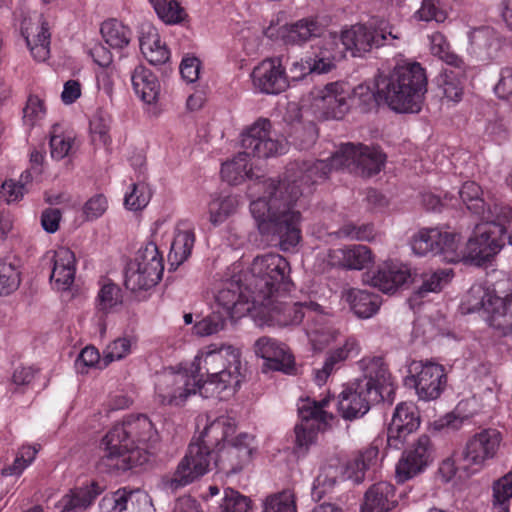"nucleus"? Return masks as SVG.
Masks as SVG:
<instances>
[{
  "instance_id": "f257e3e1",
  "label": "nucleus",
  "mask_w": 512,
  "mask_h": 512,
  "mask_svg": "<svg viewBox=\"0 0 512 512\" xmlns=\"http://www.w3.org/2000/svg\"><path fill=\"white\" fill-rule=\"evenodd\" d=\"M385 160L386 155L378 147L345 143L326 160L290 164L283 181L265 180L264 195L250 203L259 233L277 241L281 250H291L301 240L300 197L310 193L313 184L333 169L371 177L381 171Z\"/></svg>"
},
{
  "instance_id": "f03ea898",
  "label": "nucleus",
  "mask_w": 512,
  "mask_h": 512,
  "mask_svg": "<svg viewBox=\"0 0 512 512\" xmlns=\"http://www.w3.org/2000/svg\"><path fill=\"white\" fill-rule=\"evenodd\" d=\"M159 440L154 424L145 414L128 416L102 439L103 455L97 468L102 473H121L148 462V449Z\"/></svg>"
},
{
  "instance_id": "7ed1b4c3",
  "label": "nucleus",
  "mask_w": 512,
  "mask_h": 512,
  "mask_svg": "<svg viewBox=\"0 0 512 512\" xmlns=\"http://www.w3.org/2000/svg\"><path fill=\"white\" fill-rule=\"evenodd\" d=\"M458 194L466 208L481 220L468 239L470 255L483 260L498 254L506 228L512 222L511 206L496 199L484 200L480 186L472 181L465 182Z\"/></svg>"
},
{
  "instance_id": "20e7f679",
  "label": "nucleus",
  "mask_w": 512,
  "mask_h": 512,
  "mask_svg": "<svg viewBox=\"0 0 512 512\" xmlns=\"http://www.w3.org/2000/svg\"><path fill=\"white\" fill-rule=\"evenodd\" d=\"M236 427V420L228 415H221L208 424L199 439L190 443L176 471L162 477V488L174 493L206 474L211 468L212 451L229 442Z\"/></svg>"
},
{
  "instance_id": "39448f33",
  "label": "nucleus",
  "mask_w": 512,
  "mask_h": 512,
  "mask_svg": "<svg viewBox=\"0 0 512 512\" xmlns=\"http://www.w3.org/2000/svg\"><path fill=\"white\" fill-rule=\"evenodd\" d=\"M206 349L195 357L190 369L198 380V393L204 398L218 397L226 391L234 393L242 378L239 350L215 344Z\"/></svg>"
},
{
  "instance_id": "423d86ee",
  "label": "nucleus",
  "mask_w": 512,
  "mask_h": 512,
  "mask_svg": "<svg viewBox=\"0 0 512 512\" xmlns=\"http://www.w3.org/2000/svg\"><path fill=\"white\" fill-rule=\"evenodd\" d=\"M427 84L425 69L418 62H404L379 71L373 83L383 102L398 113L420 112Z\"/></svg>"
},
{
  "instance_id": "0eeeda50",
  "label": "nucleus",
  "mask_w": 512,
  "mask_h": 512,
  "mask_svg": "<svg viewBox=\"0 0 512 512\" xmlns=\"http://www.w3.org/2000/svg\"><path fill=\"white\" fill-rule=\"evenodd\" d=\"M289 273L290 265L283 256L267 253L253 259L244 280L248 281V289L254 293L256 303L265 304L280 289H287Z\"/></svg>"
},
{
  "instance_id": "6e6552de",
  "label": "nucleus",
  "mask_w": 512,
  "mask_h": 512,
  "mask_svg": "<svg viewBox=\"0 0 512 512\" xmlns=\"http://www.w3.org/2000/svg\"><path fill=\"white\" fill-rule=\"evenodd\" d=\"M391 40L398 39L393 28L384 19L373 18L368 23L353 25L341 33V43L354 57H361L374 48L390 44Z\"/></svg>"
},
{
  "instance_id": "1a4fd4ad",
  "label": "nucleus",
  "mask_w": 512,
  "mask_h": 512,
  "mask_svg": "<svg viewBox=\"0 0 512 512\" xmlns=\"http://www.w3.org/2000/svg\"><path fill=\"white\" fill-rule=\"evenodd\" d=\"M163 258L154 242L141 246L134 261L125 271V287L133 292L147 290L155 286L162 278Z\"/></svg>"
},
{
  "instance_id": "9d476101",
  "label": "nucleus",
  "mask_w": 512,
  "mask_h": 512,
  "mask_svg": "<svg viewBox=\"0 0 512 512\" xmlns=\"http://www.w3.org/2000/svg\"><path fill=\"white\" fill-rule=\"evenodd\" d=\"M329 403V398L320 401L307 399L298 408L301 422L294 428L295 446L297 454H306L310 446L315 444L320 424H326L333 418V415L324 411L323 408Z\"/></svg>"
},
{
  "instance_id": "9b49d317",
  "label": "nucleus",
  "mask_w": 512,
  "mask_h": 512,
  "mask_svg": "<svg viewBox=\"0 0 512 512\" xmlns=\"http://www.w3.org/2000/svg\"><path fill=\"white\" fill-rule=\"evenodd\" d=\"M241 146L249 156L269 158L284 153L286 144L269 119L259 118L242 133Z\"/></svg>"
},
{
  "instance_id": "f8f14e48",
  "label": "nucleus",
  "mask_w": 512,
  "mask_h": 512,
  "mask_svg": "<svg viewBox=\"0 0 512 512\" xmlns=\"http://www.w3.org/2000/svg\"><path fill=\"white\" fill-rule=\"evenodd\" d=\"M436 449L431 438L420 435L402 453L396 464L395 477L404 483L423 473L435 460Z\"/></svg>"
},
{
  "instance_id": "ddd939ff",
  "label": "nucleus",
  "mask_w": 512,
  "mask_h": 512,
  "mask_svg": "<svg viewBox=\"0 0 512 512\" xmlns=\"http://www.w3.org/2000/svg\"><path fill=\"white\" fill-rule=\"evenodd\" d=\"M410 376L406 384L415 388L419 399L431 401L437 399L444 391L447 376L442 365L433 362H413L409 369Z\"/></svg>"
},
{
  "instance_id": "4468645a",
  "label": "nucleus",
  "mask_w": 512,
  "mask_h": 512,
  "mask_svg": "<svg viewBox=\"0 0 512 512\" xmlns=\"http://www.w3.org/2000/svg\"><path fill=\"white\" fill-rule=\"evenodd\" d=\"M197 381L191 373L165 371L157 376L156 398L162 405L180 406L198 392Z\"/></svg>"
},
{
  "instance_id": "2eb2a0df",
  "label": "nucleus",
  "mask_w": 512,
  "mask_h": 512,
  "mask_svg": "<svg viewBox=\"0 0 512 512\" xmlns=\"http://www.w3.org/2000/svg\"><path fill=\"white\" fill-rule=\"evenodd\" d=\"M384 400V395L377 390H370L365 383L355 381L346 387L338 396V411L346 420H353L364 416L372 403Z\"/></svg>"
},
{
  "instance_id": "dca6fc26",
  "label": "nucleus",
  "mask_w": 512,
  "mask_h": 512,
  "mask_svg": "<svg viewBox=\"0 0 512 512\" xmlns=\"http://www.w3.org/2000/svg\"><path fill=\"white\" fill-rule=\"evenodd\" d=\"M351 92L344 83L333 82L313 92V106L324 119H342L350 108Z\"/></svg>"
},
{
  "instance_id": "f3484780",
  "label": "nucleus",
  "mask_w": 512,
  "mask_h": 512,
  "mask_svg": "<svg viewBox=\"0 0 512 512\" xmlns=\"http://www.w3.org/2000/svg\"><path fill=\"white\" fill-rule=\"evenodd\" d=\"M254 293L248 289V281L242 285L241 276H233L226 281L216 295L218 310L229 318L239 317L244 311H249L250 307L243 306L252 303L258 305L254 299Z\"/></svg>"
},
{
  "instance_id": "a211bd4d",
  "label": "nucleus",
  "mask_w": 512,
  "mask_h": 512,
  "mask_svg": "<svg viewBox=\"0 0 512 512\" xmlns=\"http://www.w3.org/2000/svg\"><path fill=\"white\" fill-rule=\"evenodd\" d=\"M501 442V433L496 429H484L470 438L461 452L463 468L483 467L486 461L494 458Z\"/></svg>"
},
{
  "instance_id": "6ab92c4d",
  "label": "nucleus",
  "mask_w": 512,
  "mask_h": 512,
  "mask_svg": "<svg viewBox=\"0 0 512 512\" xmlns=\"http://www.w3.org/2000/svg\"><path fill=\"white\" fill-rule=\"evenodd\" d=\"M253 85L262 93L279 94L288 87L281 57L263 60L252 71Z\"/></svg>"
},
{
  "instance_id": "aec40b11",
  "label": "nucleus",
  "mask_w": 512,
  "mask_h": 512,
  "mask_svg": "<svg viewBox=\"0 0 512 512\" xmlns=\"http://www.w3.org/2000/svg\"><path fill=\"white\" fill-rule=\"evenodd\" d=\"M419 425L420 416L417 407L411 402L399 403L387 429L388 446L400 449L406 437L414 432Z\"/></svg>"
},
{
  "instance_id": "412c9836",
  "label": "nucleus",
  "mask_w": 512,
  "mask_h": 512,
  "mask_svg": "<svg viewBox=\"0 0 512 512\" xmlns=\"http://www.w3.org/2000/svg\"><path fill=\"white\" fill-rule=\"evenodd\" d=\"M254 352L265 360L264 367L289 374L294 369V358L286 344L263 336L254 343Z\"/></svg>"
},
{
  "instance_id": "4be33fe9",
  "label": "nucleus",
  "mask_w": 512,
  "mask_h": 512,
  "mask_svg": "<svg viewBox=\"0 0 512 512\" xmlns=\"http://www.w3.org/2000/svg\"><path fill=\"white\" fill-rule=\"evenodd\" d=\"M411 276L408 266L395 262H385L364 275L366 283L386 294L394 293Z\"/></svg>"
},
{
  "instance_id": "5701e85b",
  "label": "nucleus",
  "mask_w": 512,
  "mask_h": 512,
  "mask_svg": "<svg viewBox=\"0 0 512 512\" xmlns=\"http://www.w3.org/2000/svg\"><path fill=\"white\" fill-rule=\"evenodd\" d=\"M268 309L269 318L276 325L284 327L288 325H298L307 317L320 308L315 302H279L269 298L265 304H260Z\"/></svg>"
},
{
  "instance_id": "b1692460",
  "label": "nucleus",
  "mask_w": 512,
  "mask_h": 512,
  "mask_svg": "<svg viewBox=\"0 0 512 512\" xmlns=\"http://www.w3.org/2000/svg\"><path fill=\"white\" fill-rule=\"evenodd\" d=\"M326 261L334 268L363 270L374 262V255L369 247L353 244L329 249Z\"/></svg>"
},
{
  "instance_id": "393cba45",
  "label": "nucleus",
  "mask_w": 512,
  "mask_h": 512,
  "mask_svg": "<svg viewBox=\"0 0 512 512\" xmlns=\"http://www.w3.org/2000/svg\"><path fill=\"white\" fill-rule=\"evenodd\" d=\"M359 367L363 372V378L356 380L359 383H365L370 390H377L383 395L393 393L391 374L387 365L380 356L365 357L359 362Z\"/></svg>"
},
{
  "instance_id": "a878e982",
  "label": "nucleus",
  "mask_w": 512,
  "mask_h": 512,
  "mask_svg": "<svg viewBox=\"0 0 512 512\" xmlns=\"http://www.w3.org/2000/svg\"><path fill=\"white\" fill-rule=\"evenodd\" d=\"M53 268L50 281L57 290H68L75 278V255L68 248H59L51 258Z\"/></svg>"
},
{
  "instance_id": "bb28decb",
  "label": "nucleus",
  "mask_w": 512,
  "mask_h": 512,
  "mask_svg": "<svg viewBox=\"0 0 512 512\" xmlns=\"http://www.w3.org/2000/svg\"><path fill=\"white\" fill-rule=\"evenodd\" d=\"M344 478V466L341 464L340 460L337 458L328 460L321 467L314 481L312 498L316 501H320L324 497L332 494L339 481Z\"/></svg>"
},
{
  "instance_id": "cd10ccee",
  "label": "nucleus",
  "mask_w": 512,
  "mask_h": 512,
  "mask_svg": "<svg viewBox=\"0 0 512 512\" xmlns=\"http://www.w3.org/2000/svg\"><path fill=\"white\" fill-rule=\"evenodd\" d=\"M359 344L355 338H347L340 347L331 349L326 356L321 369L315 371V381L318 385L324 384L334 370H338L350 357L359 353Z\"/></svg>"
},
{
  "instance_id": "c85d7f7f",
  "label": "nucleus",
  "mask_w": 512,
  "mask_h": 512,
  "mask_svg": "<svg viewBox=\"0 0 512 512\" xmlns=\"http://www.w3.org/2000/svg\"><path fill=\"white\" fill-rule=\"evenodd\" d=\"M397 505L394 486L385 481L373 484L365 493L361 512H387Z\"/></svg>"
},
{
  "instance_id": "c756f323",
  "label": "nucleus",
  "mask_w": 512,
  "mask_h": 512,
  "mask_svg": "<svg viewBox=\"0 0 512 512\" xmlns=\"http://www.w3.org/2000/svg\"><path fill=\"white\" fill-rule=\"evenodd\" d=\"M441 241L435 255L447 263H458L460 261H469L477 266H481L490 261L495 255H490L483 260L474 259L468 250V242L464 249H459V237L449 232H441Z\"/></svg>"
},
{
  "instance_id": "7c9ffc66",
  "label": "nucleus",
  "mask_w": 512,
  "mask_h": 512,
  "mask_svg": "<svg viewBox=\"0 0 512 512\" xmlns=\"http://www.w3.org/2000/svg\"><path fill=\"white\" fill-rule=\"evenodd\" d=\"M342 297L349 304L353 313L362 319L374 316L381 305V298L367 290L350 288L343 292Z\"/></svg>"
},
{
  "instance_id": "2f4dec72",
  "label": "nucleus",
  "mask_w": 512,
  "mask_h": 512,
  "mask_svg": "<svg viewBox=\"0 0 512 512\" xmlns=\"http://www.w3.org/2000/svg\"><path fill=\"white\" fill-rule=\"evenodd\" d=\"M324 27L316 18L307 17L286 25L282 38L286 44L302 45L315 37H320Z\"/></svg>"
},
{
  "instance_id": "473e14b6",
  "label": "nucleus",
  "mask_w": 512,
  "mask_h": 512,
  "mask_svg": "<svg viewBox=\"0 0 512 512\" xmlns=\"http://www.w3.org/2000/svg\"><path fill=\"white\" fill-rule=\"evenodd\" d=\"M103 491L104 486H101L96 481L91 482L90 485L73 489L69 494L63 496L60 502L62 507L60 512H82L88 508Z\"/></svg>"
},
{
  "instance_id": "72a5a7b5",
  "label": "nucleus",
  "mask_w": 512,
  "mask_h": 512,
  "mask_svg": "<svg viewBox=\"0 0 512 512\" xmlns=\"http://www.w3.org/2000/svg\"><path fill=\"white\" fill-rule=\"evenodd\" d=\"M131 82L135 94L145 103L156 101L160 92V84L157 77L143 65L134 68L131 74Z\"/></svg>"
},
{
  "instance_id": "f704fd0d",
  "label": "nucleus",
  "mask_w": 512,
  "mask_h": 512,
  "mask_svg": "<svg viewBox=\"0 0 512 512\" xmlns=\"http://www.w3.org/2000/svg\"><path fill=\"white\" fill-rule=\"evenodd\" d=\"M140 50L147 61L152 65L165 64L170 53L165 44L161 42L160 36L154 27H148L139 38Z\"/></svg>"
},
{
  "instance_id": "c9c22d12",
  "label": "nucleus",
  "mask_w": 512,
  "mask_h": 512,
  "mask_svg": "<svg viewBox=\"0 0 512 512\" xmlns=\"http://www.w3.org/2000/svg\"><path fill=\"white\" fill-rule=\"evenodd\" d=\"M378 452V448L375 446H369L360 450L344 467V477L356 484L362 483L365 479L366 471L375 465Z\"/></svg>"
},
{
  "instance_id": "e433bc0d",
  "label": "nucleus",
  "mask_w": 512,
  "mask_h": 512,
  "mask_svg": "<svg viewBox=\"0 0 512 512\" xmlns=\"http://www.w3.org/2000/svg\"><path fill=\"white\" fill-rule=\"evenodd\" d=\"M139 490H133L127 487L119 488L107 493L100 501L99 508L101 512H124L134 506V501H138Z\"/></svg>"
},
{
  "instance_id": "4c0bfd02",
  "label": "nucleus",
  "mask_w": 512,
  "mask_h": 512,
  "mask_svg": "<svg viewBox=\"0 0 512 512\" xmlns=\"http://www.w3.org/2000/svg\"><path fill=\"white\" fill-rule=\"evenodd\" d=\"M490 326L501 331L504 337H510L512 340V292L503 298L498 297L494 300Z\"/></svg>"
},
{
  "instance_id": "58836bf2",
  "label": "nucleus",
  "mask_w": 512,
  "mask_h": 512,
  "mask_svg": "<svg viewBox=\"0 0 512 512\" xmlns=\"http://www.w3.org/2000/svg\"><path fill=\"white\" fill-rule=\"evenodd\" d=\"M195 242L194 231L191 228L182 229L177 226L169 252L171 265H181L190 256Z\"/></svg>"
},
{
  "instance_id": "ea45409f",
  "label": "nucleus",
  "mask_w": 512,
  "mask_h": 512,
  "mask_svg": "<svg viewBox=\"0 0 512 512\" xmlns=\"http://www.w3.org/2000/svg\"><path fill=\"white\" fill-rule=\"evenodd\" d=\"M246 463L244 459L240 458L237 449L228 442L212 451L211 465L227 474L239 472Z\"/></svg>"
},
{
  "instance_id": "a19ab883",
  "label": "nucleus",
  "mask_w": 512,
  "mask_h": 512,
  "mask_svg": "<svg viewBox=\"0 0 512 512\" xmlns=\"http://www.w3.org/2000/svg\"><path fill=\"white\" fill-rule=\"evenodd\" d=\"M100 32L105 43L112 49L122 50L131 41L132 32L130 28L116 19L104 21Z\"/></svg>"
},
{
  "instance_id": "79ce46f5",
  "label": "nucleus",
  "mask_w": 512,
  "mask_h": 512,
  "mask_svg": "<svg viewBox=\"0 0 512 512\" xmlns=\"http://www.w3.org/2000/svg\"><path fill=\"white\" fill-rule=\"evenodd\" d=\"M499 296L481 285H474L468 291L466 296L467 311L469 313L484 310L488 314V320L492 316V309L494 308V300Z\"/></svg>"
},
{
  "instance_id": "37998d69",
  "label": "nucleus",
  "mask_w": 512,
  "mask_h": 512,
  "mask_svg": "<svg viewBox=\"0 0 512 512\" xmlns=\"http://www.w3.org/2000/svg\"><path fill=\"white\" fill-rule=\"evenodd\" d=\"M248 157L249 155L242 151L233 160L222 164V179L229 184L237 185L244 179L249 178L251 168L249 167Z\"/></svg>"
},
{
  "instance_id": "c03bdc74",
  "label": "nucleus",
  "mask_w": 512,
  "mask_h": 512,
  "mask_svg": "<svg viewBox=\"0 0 512 512\" xmlns=\"http://www.w3.org/2000/svg\"><path fill=\"white\" fill-rule=\"evenodd\" d=\"M238 205V198L232 195L212 199L208 205L210 223L214 226L224 223L236 212Z\"/></svg>"
},
{
  "instance_id": "a18cd8bd",
  "label": "nucleus",
  "mask_w": 512,
  "mask_h": 512,
  "mask_svg": "<svg viewBox=\"0 0 512 512\" xmlns=\"http://www.w3.org/2000/svg\"><path fill=\"white\" fill-rule=\"evenodd\" d=\"M441 239V231L439 229L423 228L412 237L411 248L419 256H425L428 253L436 254Z\"/></svg>"
},
{
  "instance_id": "49530a36",
  "label": "nucleus",
  "mask_w": 512,
  "mask_h": 512,
  "mask_svg": "<svg viewBox=\"0 0 512 512\" xmlns=\"http://www.w3.org/2000/svg\"><path fill=\"white\" fill-rule=\"evenodd\" d=\"M158 17L166 24H179L187 14L176 0H149Z\"/></svg>"
},
{
  "instance_id": "de8ad7c7",
  "label": "nucleus",
  "mask_w": 512,
  "mask_h": 512,
  "mask_svg": "<svg viewBox=\"0 0 512 512\" xmlns=\"http://www.w3.org/2000/svg\"><path fill=\"white\" fill-rule=\"evenodd\" d=\"M453 271L451 269H438L433 272L422 275V284L418 287L416 293L419 297H425L428 293L439 292L452 279Z\"/></svg>"
},
{
  "instance_id": "09e8293b",
  "label": "nucleus",
  "mask_w": 512,
  "mask_h": 512,
  "mask_svg": "<svg viewBox=\"0 0 512 512\" xmlns=\"http://www.w3.org/2000/svg\"><path fill=\"white\" fill-rule=\"evenodd\" d=\"M465 72H455L445 69L437 77V85L442 89L444 96L452 101L460 100L463 92L462 78Z\"/></svg>"
},
{
  "instance_id": "8fccbe9b",
  "label": "nucleus",
  "mask_w": 512,
  "mask_h": 512,
  "mask_svg": "<svg viewBox=\"0 0 512 512\" xmlns=\"http://www.w3.org/2000/svg\"><path fill=\"white\" fill-rule=\"evenodd\" d=\"M96 300L97 309L103 313H109L113 308L122 304V291L118 285L105 279L101 282Z\"/></svg>"
},
{
  "instance_id": "3c124183",
  "label": "nucleus",
  "mask_w": 512,
  "mask_h": 512,
  "mask_svg": "<svg viewBox=\"0 0 512 512\" xmlns=\"http://www.w3.org/2000/svg\"><path fill=\"white\" fill-rule=\"evenodd\" d=\"M318 137V132L315 124L313 123H297L292 127V132L289 135L290 143L299 150H306L311 148Z\"/></svg>"
},
{
  "instance_id": "603ef678",
  "label": "nucleus",
  "mask_w": 512,
  "mask_h": 512,
  "mask_svg": "<svg viewBox=\"0 0 512 512\" xmlns=\"http://www.w3.org/2000/svg\"><path fill=\"white\" fill-rule=\"evenodd\" d=\"M228 318L229 317L221 313L220 310H215L197 321L193 326V332L195 335L200 337L216 334L224 329Z\"/></svg>"
},
{
  "instance_id": "864d4df0",
  "label": "nucleus",
  "mask_w": 512,
  "mask_h": 512,
  "mask_svg": "<svg viewBox=\"0 0 512 512\" xmlns=\"http://www.w3.org/2000/svg\"><path fill=\"white\" fill-rule=\"evenodd\" d=\"M20 285V272L7 259L0 260V297L14 292Z\"/></svg>"
},
{
  "instance_id": "5fc2aeb1",
  "label": "nucleus",
  "mask_w": 512,
  "mask_h": 512,
  "mask_svg": "<svg viewBox=\"0 0 512 512\" xmlns=\"http://www.w3.org/2000/svg\"><path fill=\"white\" fill-rule=\"evenodd\" d=\"M374 89L375 91H373L370 86L361 84L353 90L350 100L358 104L361 111H370L383 102V98L378 95V89L375 87Z\"/></svg>"
},
{
  "instance_id": "6e6d98bb",
  "label": "nucleus",
  "mask_w": 512,
  "mask_h": 512,
  "mask_svg": "<svg viewBox=\"0 0 512 512\" xmlns=\"http://www.w3.org/2000/svg\"><path fill=\"white\" fill-rule=\"evenodd\" d=\"M251 500L232 488L224 490V497L220 504L222 512H248Z\"/></svg>"
},
{
  "instance_id": "4d7b16f0",
  "label": "nucleus",
  "mask_w": 512,
  "mask_h": 512,
  "mask_svg": "<svg viewBox=\"0 0 512 512\" xmlns=\"http://www.w3.org/2000/svg\"><path fill=\"white\" fill-rule=\"evenodd\" d=\"M418 21H436L442 23L447 18V13L440 6V0H422L420 8L414 13Z\"/></svg>"
},
{
  "instance_id": "13d9d810",
  "label": "nucleus",
  "mask_w": 512,
  "mask_h": 512,
  "mask_svg": "<svg viewBox=\"0 0 512 512\" xmlns=\"http://www.w3.org/2000/svg\"><path fill=\"white\" fill-rule=\"evenodd\" d=\"M338 233L340 236L352 240L372 241L375 238L376 230L371 223L357 225L353 222H348L341 226Z\"/></svg>"
},
{
  "instance_id": "bf43d9fd",
  "label": "nucleus",
  "mask_w": 512,
  "mask_h": 512,
  "mask_svg": "<svg viewBox=\"0 0 512 512\" xmlns=\"http://www.w3.org/2000/svg\"><path fill=\"white\" fill-rule=\"evenodd\" d=\"M131 351V341L126 337L117 338L107 345L103 355L102 368H106L111 362L125 358Z\"/></svg>"
},
{
  "instance_id": "052dcab7",
  "label": "nucleus",
  "mask_w": 512,
  "mask_h": 512,
  "mask_svg": "<svg viewBox=\"0 0 512 512\" xmlns=\"http://www.w3.org/2000/svg\"><path fill=\"white\" fill-rule=\"evenodd\" d=\"M132 186V191L125 196L124 204L129 210H141L149 203L150 192L144 183H135Z\"/></svg>"
},
{
  "instance_id": "680f3d73",
  "label": "nucleus",
  "mask_w": 512,
  "mask_h": 512,
  "mask_svg": "<svg viewBox=\"0 0 512 512\" xmlns=\"http://www.w3.org/2000/svg\"><path fill=\"white\" fill-rule=\"evenodd\" d=\"M263 512H296L292 496L288 492L270 496L264 502Z\"/></svg>"
},
{
  "instance_id": "e2e57ef3",
  "label": "nucleus",
  "mask_w": 512,
  "mask_h": 512,
  "mask_svg": "<svg viewBox=\"0 0 512 512\" xmlns=\"http://www.w3.org/2000/svg\"><path fill=\"white\" fill-rule=\"evenodd\" d=\"M45 112L43 101L36 95H30L23 108V121L29 127H33L45 115Z\"/></svg>"
},
{
  "instance_id": "0e129e2a",
  "label": "nucleus",
  "mask_w": 512,
  "mask_h": 512,
  "mask_svg": "<svg viewBox=\"0 0 512 512\" xmlns=\"http://www.w3.org/2000/svg\"><path fill=\"white\" fill-rule=\"evenodd\" d=\"M56 131L57 126H54ZM73 139L70 136L56 134L53 132L50 136V153L51 157L56 160H61L69 155L72 149Z\"/></svg>"
},
{
  "instance_id": "69168bd1",
  "label": "nucleus",
  "mask_w": 512,
  "mask_h": 512,
  "mask_svg": "<svg viewBox=\"0 0 512 512\" xmlns=\"http://www.w3.org/2000/svg\"><path fill=\"white\" fill-rule=\"evenodd\" d=\"M103 358H100L98 350L93 346H87L78 355L76 359V367L81 373H85V368L98 367L103 369Z\"/></svg>"
},
{
  "instance_id": "338daca9",
  "label": "nucleus",
  "mask_w": 512,
  "mask_h": 512,
  "mask_svg": "<svg viewBox=\"0 0 512 512\" xmlns=\"http://www.w3.org/2000/svg\"><path fill=\"white\" fill-rule=\"evenodd\" d=\"M109 129V120L102 115H95L90 121L92 140L95 143L107 145L110 142Z\"/></svg>"
},
{
  "instance_id": "774afa93",
  "label": "nucleus",
  "mask_w": 512,
  "mask_h": 512,
  "mask_svg": "<svg viewBox=\"0 0 512 512\" xmlns=\"http://www.w3.org/2000/svg\"><path fill=\"white\" fill-rule=\"evenodd\" d=\"M228 443L237 449L240 458L244 459L247 463L250 461L254 451V437L252 435L240 433Z\"/></svg>"
}]
</instances>
